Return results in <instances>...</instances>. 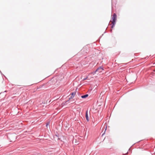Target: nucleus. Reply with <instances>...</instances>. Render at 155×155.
Returning <instances> with one entry per match:
<instances>
[{"instance_id": "7", "label": "nucleus", "mask_w": 155, "mask_h": 155, "mask_svg": "<svg viewBox=\"0 0 155 155\" xmlns=\"http://www.w3.org/2000/svg\"><path fill=\"white\" fill-rule=\"evenodd\" d=\"M49 123H48L46 125V126L47 127H48V126L49 125Z\"/></svg>"}, {"instance_id": "1", "label": "nucleus", "mask_w": 155, "mask_h": 155, "mask_svg": "<svg viewBox=\"0 0 155 155\" xmlns=\"http://www.w3.org/2000/svg\"><path fill=\"white\" fill-rule=\"evenodd\" d=\"M112 19V23L113 24V25L112 26V28H113L115 24V22L117 20V15L115 13L113 14Z\"/></svg>"}, {"instance_id": "4", "label": "nucleus", "mask_w": 155, "mask_h": 155, "mask_svg": "<svg viewBox=\"0 0 155 155\" xmlns=\"http://www.w3.org/2000/svg\"><path fill=\"white\" fill-rule=\"evenodd\" d=\"M75 93H76L75 92H73V93H72L71 96L69 98V100H70L71 99H72L74 97L75 95Z\"/></svg>"}, {"instance_id": "2", "label": "nucleus", "mask_w": 155, "mask_h": 155, "mask_svg": "<svg viewBox=\"0 0 155 155\" xmlns=\"http://www.w3.org/2000/svg\"><path fill=\"white\" fill-rule=\"evenodd\" d=\"M104 69L103 68L101 67H99L96 70V72H98L97 73V74H98L100 73H102V71Z\"/></svg>"}, {"instance_id": "8", "label": "nucleus", "mask_w": 155, "mask_h": 155, "mask_svg": "<svg viewBox=\"0 0 155 155\" xmlns=\"http://www.w3.org/2000/svg\"><path fill=\"white\" fill-rule=\"evenodd\" d=\"M87 77L86 78H84V80H86L87 79Z\"/></svg>"}, {"instance_id": "6", "label": "nucleus", "mask_w": 155, "mask_h": 155, "mask_svg": "<svg viewBox=\"0 0 155 155\" xmlns=\"http://www.w3.org/2000/svg\"><path fill=\"white\" fill-rule=\"evenodd\" d=\"M96 71H95V72H93L92 73H91L90 74H96Z\"/></svg>"}, {"instance_id": "5", "label": "nucleus", "mask_w": 155, "mask_h": 155, "mask_svg": "<svg viewBox=\"0 0 155 155\" xmlns=\"http://www.w3.org/2000/svg\"><path fill=\"white\" fill-rule=\"evenodd\" d=\"M88 94H85L84 95L82 96H81V98H85L88 96Z\"/></svg>"}, {"instance_id": "3", "label": "nucleus", "mask_w": 155, "mask_h": 155, "mask_svg": "<svg viewBox=\"0 0 155 155\" xmlns=\"http://www.w3.org/2000/svg\"><path fill=\"white\" fill-rule=\"evenodd\" d=\"M85 117H86L87 120V121H89V119L88 115V111L87 110L86 112Z\"/></svg>"}]
</instances>
